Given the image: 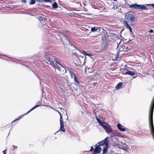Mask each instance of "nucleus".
Returning <instances> with one entry per match:
<instances>
[{"label": "nucleus", "mask_w": 154, "mask_h": 154, "mask_svg": "<svg viewBox=\"0 0 154 154\" xmlns=\"http://www.w3.org/2000/svg\"><path fill=\"white\" fill-rule=\"evenodd\" d=\"M118 136H119V135H118ZM120 136L121 135H120Z\"/></svg>", "instance_id": "41"}, {"label": "nucleus", "mask_w": 154, "mask_h": 154, "mask_svg": "<svg viewBox=\"0 0 154 154\" xmlns=\"http://www.w3.org/2000/svg\"><path fill=\"white\" fill-rule=\"evenodd\" d=\"M58 108H60V109H60V107Z\"/></svg>", "instance_id": "37"}, {"label": "nucleus", "mask_w": 154, "mask_h": 154, "mask_svg": "<svg viewBox=\"0 0 154 154\" xmlns=\"http://www.w3.org/2000/svg\"><path fill=\"white\" fill-rule=\"evenodd\" d=\"M96 120H97V122L99 123V125H100L102 126V124L103 123H105V122H102L99 119L97 118H96Z\"/></svg>", "instance_id": "18"}, {"label": "nucleus", "mask_w": 154, "mask_h": 154, "mask_svg": "<svg viewBox=\"0 0 154 154\" xmlns=\"http://www.w3.org/2000/svg\"><path fill=\"white\" fill-rule=\"evenodd\" d=\"M74 79V82H75V84L78 86L79 84V82L78 81L77 77L76 75H74V76L73 77Z\"/></svg>", "instance_id": "13"}, {"label": "nucleus", "mask_w": 154, "mask_h": 154, "mask_svg": "<svg viewBox=\"0 0 154 154\" xmlns=\"http://www.w3.org/2000/svg\"><path fill=\"white\" fill-rule=\"evenodd\" d=\"M125 17L131 23V25L134 24L136 22L135 16L130 12L127 13L125 14Z\"/></svg>", "instance_id": "3"}, {"label": "nucleus", "mask_w": 154, "mask_h": 154, "mask_svg": "<svg viewBox=\"0 0 154 154\" xmlns=\"http://www.w3.org/2000/svg\"><path fill=\"white\" fill-rule=\"evenodd\" d=\"M117 126L118 129L121 131H124L125 130V129L124 128V126L121 125L120 124H118Z\"/></svg>", "instance_id": "12"}, {"label": "nucleus", "mask_w": 154, "mask_h": 154, "mask_svg": "<svg viewBox=\"0 0 154 154\" xmlns=\"http://www.w3.org/2000/svg\"><path fill=\"white\" fill-rule=\"evenodd\" d=\"M66 72V69L64 65L58 62V73L60 74H63Z\"/></svg>", "instance_id": "5"}, {"label": "nucleus", "mask_w": 154, "mask_h": 154, "mask_svg": "<svg viewBox=\"0 0 154 154\" xmlns=\"http://www.w3.org/2000/svg\"><path fill=\"white\" fill-rule=\"evenodd\" d=\"M108 145L107 142L105 140L98 143L95 146V148L93 151V154H96L100 153L102 149H103V154L106 153L108 149Z\"/></svg>", "instance_id": "1"}, {"label": "nucleus", "mask_w": 154, "mask_h": 154, "mask_svg": "<svg viewBox=\"0 0 154 154\" xmlns=\"http://www.w3.org/2000/svg\"><path fill=\"white\" fill-rule=\"evenodd\" d=\"M82 53L84 54L87 55L88 56H91L92 55L91 54L89 53H87L84 51H82Z\"/></svg>", "instance_id": "20"}, {"label": "nucleus", "mask_w": 154, "mask_h": 154, "mask_svg": "<svg viewBox=\"0 0 154 154\" xmlns=\"http://www.w3.org/2000/svg\"><path fill=\"white\" fill-rule=\"evenodd\" d=\"M52 7L53 8H57V4L56 2H55L52 5Z\"/></svg>", "instance_id": "24"}, {"label": "nucleus", "mask_w": 154, "mask_h": 154, "mask_svg": "<svg viewBox=\"0 0 154 154\" xmlns=\"http://www.w3.org/2000/svg\"><path fill=\"white\" fill-rule=\"evenodd\" d=\"M123 24L125 25V26L127 28H128L129 29L130 32L131 33H132V28L131 27V26L129 25L128 22L126 21H123Z\"/></svg>", "instance_id": "8"}, {"label": "nucleus", "mask_w": 154, "mask_h": 154, "mask_svg": "<svg viewBox=\"0 0 154 154\" xmlns=\"http://www.w3.org/2000/svg\"><path fill=\"white\" fill-rule=\"evenodd\" d=\"M45 2H49L51 1V0H43Z\"/></svg>", "instance_id": "29"}, {"label": "nucleus", "mask_w": 154, "mask_h": 154, "mask_svg": "<svg viewBox=\"0 0 154 154\" xmlns=\"http://www.w3.org/2000/svg\"><path fill=\"white\" fill-rule=\"evenodd\" d=\"M94 150V148H93V146H91V149L90 150H89V151L90 152H91L93 151Z\"/></svg>", "instance_id": "28"}, {"label": "nucleus", "mask_w": 154, "mask_h": 154, "mask_svg": "<svg viewBox=\"0 0 154 154\" xmlns=\"http://www.w3.org/2000/svg\"><path fill=\"white\" fill-rule=\"evenodd\" d=\"M97 74H94V76H96H96H97Z\"/></svg>", "instance_id": "35"}, {"label": "nucleus", "mask_w": 154, "mask_h": 154, "mask_svg": "<svg viewBox=\"0 0 154 154\" xmlns=\"http://www.w3.org/2000/svg\"><path fill=\"white\" fill-rule=\"evenodd\" d=\"M125 69H126V68H125Z\"/></svg>", "instance_id": "39"}, {"label": "nucleus", "mask_w": 154, "mask_h": 154, "mask_svg": "<svg viewBox=\"0 0 154 154\" xmlns=\"http://www.w3.org/2000/svg\"><path fill=\"white\" fill-rule=\"evenodd\" d=\"M102 125V127L105 130L106 132L108 134L112 133V130L110 125L105 123L103 124Z\"/></svg>", "instance_id": "4"}, {"label": "nucleus", "mask_w": 154, "mask_h": 154, "mask_svg": "<svg viewBox=\"0 0 154 154\" xmlns=\"http://www.w3.org/2000/svg\"><path fill=\"white\" fill-rule=\"evenodd\" d=\"M27 2H29V5H33L35 2V0H28Z\"/></svg>", "instance_id": "19"}, {"label": "nucleus", "mask_w": 154, "mask_h": 154, "mask_svg": "<svg viewBox=\"0 0 154 154\" xmlns=\"http://www.w3.org/2000/svg\"><path fill=\"white\" fill-rule=\"evenodd\" d=\"M125 74H128L132 76H133V75H135V73L134 72L129 71L127 72H126Z\"/></svg>", "instance_id": "17"}, {"label": "nucleus", "mask_w": 154, "mask_h": 154, "mask_svg": "<svg viewBox=\"0 0 154 154\" xmlns=\"http://www.w3.org/2000/svg\"><path fill=\"white\" fill-rule=\"evenodd\" d=\"M122 83L119 82L116 85L115 88L117 90H119L122 88Z\"/></svg>", "instance_id": "14"}, {"label": "nucleus", "mask_w": 154, "mask_h": 154, "mask_svg": "<svg viewBox=\"0 0 154 154\" xmlns=\"http://www.w3.org/2000/svg\"><path fill=\"white\" fill-rule=\"evenodd\" d=\"M68 14L69 16H70L71 17H74L76 15V14H75L73 12L69 13Z\"/></svg>", "instance_id": "21"}, {"label": "nucleus", "mask_w": 154, "mask_h": 154, "mask_svg": "<svg viewBox=\"0 0 154 154\" xmlns=\"http://www.w3.org/2000/svg\"><path fill=\"white\" fill-rule=\"evenodd\" d=\"M138 5L137 3L134 4L133 5H129V7L131 8L136 9H137Z\"/></svg>", "instance_id": "15"}, {"label": "nucleus", "mask_w": 154, "mask_h": 154, "mask_svg": "<svg viewBox=\"0 0 154 154\" xmlns=\"http://www.w3.org/2000/svg\"><path fill=\"white\" fill-rule=\"evenodd\" d=\"M7 149H6V150H4L3 151V153H4V154H6V150Z\"/></svg>", "instance_id": "31"}, {"label": "nucleus", "mask_w": 154, "mask_h": 154, "mask_svg": "<svg viewBox=\"0 0 154 154\" xmlns=\"http://www.w3.org/2000/svg\"><path fill=\"white\" fill-rule=\"evenodd\" d=\"M45 54L46 55V57L47 59H45V62L48 64H51V59L50 58H49V57L48 56V52H46V53H45Z\"/></svg>", "instance_id": "10"}, {"label": "nucleus", "mask_w": 154, "mask_h": 154, "mask_svg": "<svg viewBox=\"0 0 154 154\" xmlns=\"http://www.w3.org/2000/svg\"><path fill=\"white\" fill-rule=\"evenodd\" d=\"M13 146L14 147V149H17V146H14V145H13Z\"/></svg>", "instance_id": "32"}, {"label": "nucleus", "mask_w": 154, "mask_h": 154, "mask_svg": "<svg viewBox=\"0 0 154 154\" xmlns=\"http://www.w3.org/2000/svg\"><path fill=\"white\" fill-rule=\"evenodd\" d=\"M97 28L95 27L92 28L91 29V31L92 32H95L97 31Z\"/></svg>", "instance_id": "22"}, {"label": "nucleus", "mask_w": 154, "mask_h": 154, "mask_svg": "<svg viewBox=\"0 0 154 154\" xmlns=\"http://www.w3.org/2000/svg\"><path fill=\"white\" fill-rule=\"evenodd\" d=\"M58 113H59L60 116V129L58 130V131H62L63 132H65V130L64 129V128L63 126V122L62 120V117L61 115V114L59 112H58Z\"/></svg>", "instance_id": "6"}, {"label": "nucleus", "mask_w": 154, "mask_h": 154, "mask_svg": "<svg viewBox=\"0 0 154 154\" xmlns=\"http://www.w3.org/2000/svg\"><path fill=\"white\" fill-rule=\"evenodd\" d=\"M128 147L126 145H125V144H124V145L123 146L122 149L124 150H126L127 149H128Z\"/></svg>", "instance_id": "23"}, {"label": "nucleus", "mask_w": 154, "mask_h": 154, "mask_svg": "<svg viewBox=\"0 0 154 154\" xmlns=\"http://www.w3.org/2000/svg\"><path fill=\"white\" fill-rule=\"evenodd\" d=\"M28 0H21V2L22 3H26V1L28 2Z\"/></svg>", "instance_id": "27"}, {"label": "nucleus", "mask_w": 154, "mask_h": 154, "mask_svg": "<svg viewBox=\"0 0 154 154\" xmlns=\"http://www.w3.org/2000/svg\"><path fill=\"white\" fill-rule=\"evenodd\" d=\"M114 1H117V0H113Z\"/></svg>", "instance_id": "36"}, {"label": "nucleus", "mask_w": 154, "mask_h": 154, "mask_svg": "<svg viewBox=\"0 0 154 154\" xmlns=\"http://www.w3.org/2000/svg\"><path fill=\"white\" fill-rule=\"evenodd\" d=\"M40 105H36L34 107H33L32 109H31L29 111H28L26 113L24 114V115H21L19 117V118L17 119H16L14 121H13V122H15L17 120H19L20 119H21L22 118H23V116H25V115H26L27 114H28L30 112H31V111L33 110V109H35V108H37V107H38L39 106H40Z\"/></svg>", "instance_id": "7"}, {"label": "nucleus", "mask_w": 154, "mask_h": 154, "mask_svg": "<svg viewBox=\"0 0 154 154\" xmlns=\"http://www.w3.org/2000/svg\"><path fill=\"white\" fill-rule=\"evenodd\" d=\"M93 85H96V83H93Z\"/></svg>", "instance_id": "34"}, {"label": "nucleus", "mask_w": 154, "mask_h": 154, "mask_svg": "<svg viewBox=\"0 0 154 154\" xmlns=\"http://www.w3.org/2000/svg\"><path fill=\"white\" fill-rule=\"evenodd\" d=\"M119 43L118 45V47L119 48H121L122 47L124 44L123 40L122 39H119Z\"/></svg>", "instance_id": "11"}, {"label": "nucleus", "mask_w": 154, "mask_h": 154, "mask_svg": "<svg viewBox=\"0 0 154 154\" xmlns=\"http://www.w3.org/2000/svg\"><path fill=\"white\" fill-rule=\"evenodd\" d=\"M137 9L140 10H146L147 9V8L144 5H138Z\"/></svg>", "instance_id": "9"}, {"label": "nucleus", "mask_w": 154, "mask_h": 154, "mask_svg": "<svg viewBox=\"0 0 154 154\" xmlns=\"http://www.w3.org/2000/svg\"><path fill=\"white\" fill-rule=\"evenodd\" d=\"M58 33L63 35L62 38H61V36L60 35L59 36L60 37V40H62L64 45H67L68 43H69V39L68 38V36L69 35V32L68 31L66 30L65 31H63V32H58Z\"/></svg>", "instance_id": "2"}, {"label": "nucleus", "mask_w": 154, "mask_h": 154, "mask_svg": "<svg viewBox=\"0 0 154 154\" xmlns=\"http://www.w3.org/2000/svg\"><path fill=\"white\" fill-rule=\"evenodd\" d=\"M111 136H112V135H111ZM113 137V136H112L111 137Z\"/></svg>", "instance_id": "40"}, {"label": "nucleus", "mask_w": 154, "mask_h": 154, "mask_svg": "<svg viewBox=\"0 0 154 154\" xmlns=\"http://www.w3.org/2000/svg\"><path fill=\"white\" fill-rule=\"evenodd\" d=\"M152 42H153V41L152 40H151V41H150L149 42L151 44H152L153 43Z\"/></svg>", "instance_id": "33"}, {"label": "nucleus", "mask_w": 154, "mask_h": 154, "mask_svg": "<svg viewBox=\"0 0 154 154\" xmlns=\"http://www.w3.org/2000/svg\"><path fill=\"white\" fill-rule=\"evenodd\" d=\"M153 32V30H152V29H151V30H149V32L150 33H152V32Z\"/></svg>", "instance_id": "30"}, {"label": "nucleus", "mask_w": 154, "mask_h": 154, "mask_svg": "<svg viewBox=\"0 0 154 154\" xmlns=\"http://www.w3.org/2000/svg\"><path fill=\"white\" fill-rule=\"evenodd\" d=\"M55 62H56V63H57V61H55Z\"/></svg>", "instance_id": "38"}, {"label": "nucleus", "mask_w": 154, "mask_h": 154, "mask_svg": "<svg viewBox=\"0 0 154 154\" xmlns=\"http://www.w3.org/2000/svg\"><path fill=\"white\" fill-rule=\"evenodd\" d=\"M146 5L147 6H152L154 8V3L153 4H147Z\"/></svg>", "instance_id": "25"}, {"label": "nucleus", "mask_w": 154, "mask_h": 154, "mask_svg": "<svg viewBox=\"0 0 154 154\" xmlns=\"http://www.w3.org/2000/svg\"><path fill=\"white\" fill-rule=\"evenodd\" d=\"M68 70L72 78H73V77L74 76V75H75L74 74L72 69L71 68H69L68 69Z\"/></svg>", "instance_id": "16"}, {"label": "nucleus", "mask_w": 154, "mask_h": 154, "mask_svg": "<svg viewBox=\"0 0 154 154\" xmlns=\"http://www.w3.org/2000/svg\"><path fill=\"white\" fill-rule=\"evenodd\" d=\"M112 8L113 10H115L118 8L117 7V6L114 5V6L113 7H112Z\"/></svg>", "instance_id": "26"}]
</instances>
